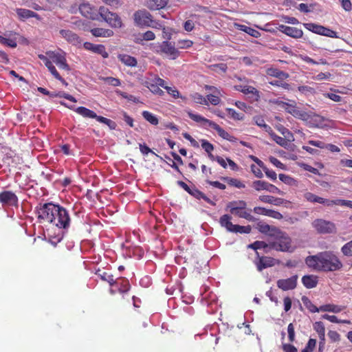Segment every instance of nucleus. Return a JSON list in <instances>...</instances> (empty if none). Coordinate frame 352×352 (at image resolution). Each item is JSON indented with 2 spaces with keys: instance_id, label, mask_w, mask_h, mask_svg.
<instances>
[{
  "instance_id": "nucleus-7",
  "label": "nucleus",
  "mask_w": 352,
  "mask_h": 352,
  "mask_svg": "<svg viewBox=\"0 0 352 352\" xmlns=\"http://www.w3.org/2000/svg\"><path fill=\"white\" fill-rule=\"evenodd\" d=\"M99 14L112 28H122V21L117 13L110 12L108 8L101 6L99 8Z\"/></svg>"
},
{
  "instance_id": "nucleus-1",
  "label": "nucleus",
  "mask_w": 352,
  "mask_h": 352,
  "mask_svg": "<svg viewBox=\"0 0 352 352\" xmlns=\"http://www.w3.org/2000/svg\"><path fill=\"white\" fill-rule=\"evenodd\" d=\"M38 221L49 223L58 228L69 227L71 217L69 211L63 206L52 202L39 204L36 208Z\"/></svg>"
},
{
  "instance_id": "nucleus-43",
  "label": "nucleus",
  "mask_w": 352,
  "mask_h": 352,
  "mask_svg": "<svg viewBox=\"0 0 352 352\" xmlns=\"http://www.w3.org/2000/svg\"><path fill=\"white\" fill-rule=\"evenodd\" d=\"M249 248H252L253 250H257L266 249V248L270 249V245H269V244L266 243L264 241H256L254 242L253 243L249 245Z\"/></svg>"
},
{
  "instance_id": "nucleus-24",
  "label": "nucleus",
  "mask_w": 352,
  "mask_h": 352,
  "mask_svg": "<svg viewBox=\"0 0 352 352\" xmlns=\"http://www.w3.org/2000/svg\"><path fill=\"white\" fill-rule=\"evenodd\" d=\"M113 287H117L120 293H126L131 288L129 280L124 277L115 278Z\"/></svg>"
},
{
  "instance_id": "nucleus-58",
  "label": "nucleus",
  "mask_w": 352,
  "mask_h": 352,
  "mask_svg": "<svg viewBox=\"0 0 352 352\" xmlns=\"http://www.w3.org/2000/svg\"><path fill=\"white\" fill-rule=\"evenodd\" d=\"M270 84L273 86L280 87L283 88L284 89L288 90L290 89V85L289 83L283 82L281 80H272V81L270 82Z\"/></svg>"
},
{
  "instance_id": "nucleus-59",
  "label": "nucleus",
  "mask_w": 352,
  "mask_h": 352,
  "mask_svg": "<svg viewBox=\"0 0 352 352\" xmlns=\"http://www.w3.org/2000/svg\"><path fill=\"white\" fill-rule=\"evenodd\" d=\"M52 63V60L51 59H49L44 64L47 67L48 70L50 72L52 76H58V72H57L56 67L54 66Z\"/></svg>"
},
{
  "instance_id": "nucleus-16",
  "label": "nucleus",
  "mask_w": 352,
  "mask_h": 352,
  "mask_svg": "<svg viewBox=\"0 0 352 352\" xmlns=\"http://www.w3.org/2000/svg\"><path fill=\"white\" fill-rule=\"evenodd\" d=\"M61 104L67 107L65 102H61ZM67 107L70 109L74 110L78 114L80 115L83 118H94L97 121H98V118L100 116H98L94 111L89 109L85 107H78L74 109V106H67Z\"/></svg>"
},
{
  "instance_id": "nucleus-32",
  "label": "nucleus",
  "mask_w": 352,
  "mask_h": 352,
  "mask_svg": "<svg viewBox=\"0 0 352 352\" xmlns=\"http://www.w3.org/2000/svg\"><path fill=\"white\" fill-rule=\"evenodd\" d=\"M258 199L263 203L270 204L275 206H280L285 201V200L282 198L274 197L270 195H261L259 196Z\"/></svg>"
},
{
  "instance_id": "nucleus-39",
  "label": "nucleus",
  "mask_w": 352,
  "mask_h": 352,
  "mask_svg": "<svg viewBox=\"0 0 352 352\" xmlns=\"http://www.w3.org/2000/svg\"><path fill=\"white\" fill-rule=\"evenodd\" d=\"M190 97L192 100L197 104L208 105V102L206 98L204 97L199 93H194L190 95Z\"/></svg>"
},
{
  "instance_id": "nucleus-60",
  "label": "nucleus",
  "mask_w": 352,
  "mask_h": 352,
  "mask_svg": "<svg viewBox=\"0 0 352 352\" xmlns=\"http://www.w3.org/2000/svg\"><path fill=\"white\" fill-rule=\"evenodd\" d=\"M327 336L332 342H336L340 340V335L336 331L330 330Z\"/></svg>"
},
{
  "instance_id": "nucleus-28",
  "label": "nucleus",
  "mask_w": 352,
  "mask_h": 352,
  "mask_svg": "<svg viewBox=\"0 0 352 352\" xmlns=\"http://www.w3.org/2000/svg\"><path fill=\"white\" fill-rule=\"evenodd\" d=\"M96 274L102 280L107 282L110 286L113 287L114 283V276L111 273L102 270L98 269L96 271Z\"/></svg>"
},
{
  "instance_id": "nucleus-42",
  "label": "nucleus",
  "mask_w": 352,
  "mask_h": 352,
  "mask_svg": "<svg viewBox=\"0 0 352 352\" xmlns=\"http://www.w3.org/2000/svg\"><path fill=\"white\" fill-rule=\"evenodd\" d=\"M223 96L222 93L221 92V95H217L214 94H208L206 96V99L210 104L212 105H217L220 103L221 99L220 97Z\"/></svg>"
},
{
  "instance_id": "nucleus-12",
  "label": "nucleus",
  "mask_w": 352,
  "mask_h": 352,
  "mask_svg": "<svg viewBox=\"0 0 352 352\" xmlns=\"http://www.w3.org/2000/svg\"><path fill=\"white\" fill-rule=\"evenodd\" d=\"M252 187L257 191L265 190L270 192L278 193L283 195L284 192L278 188L276 186L271 184L265 181L256 180L252 182Z\"/></svg>"
},
{
  "instance_id": "nucleus-36",
  "label": "nucleus",
  "mask_w": 352,
  "mask_h": 352,
  "mask_svg": "<svg viewBox=\"0 0 352 352\" xmlns=\"http://www.w3.org/2000/svg\"><path fill=\"white\" fill-rule=\"evenodd\" d=\"M344 309V306L336 305L333 304L324 305L320 307L321 311H329L333 313H339Z\"/></svg>"
},
{
  "instance_id": "nucleus-5",
  "label": "nucleus",
  "mask_w": 352,
  "mask_h": 352,
  "mask_svg": "<svg viewBox=\"0 0 352 352\" xmlns=\"http://www.w3.org/2000/svg\"><path fill=\"white\" fill-rule=\"evenodd\" d=\"M274 104L296 118L305 121L309 118V115L297 107L296 102L294 100H292L291 102H286L277 99L274 100Z\"/></svg>"
},
{
  "instance_id": "nucleus-4",
  "label": "nucleus",
  "mask_w": 352,
  "mask_h": 352,
  "mask_svg": "<svg viewBox=\"0 0 352 352\" xmlns=\"http://www.w3.org/2000/svg\"><path fill=\"white\" fill-rule=\"evenodd\" d=\"M226 210H229L232 214L248 221H256V218L250 213L252 210L247 208V203L243 200L230 201L227 204Z\"/></svg>"
},
{
  "instance_id": "nucleus-3",
  "label": "nucleus",
  "mask_w": 352,
  "mask_h": 352,
  "mask_svg": "<svg viewBox=\"0 0 352 352\" xmlns=\"http://www.w3.org/2000/svg\"><path fill=\"white\" fill-rule=\"evenodd\" d=\"M150 49L154 53L161 56H165L170 60H175L180 55V52L175 47V43L168 41L152 43L150 46Z\"/></svg>"
},
{
  "instance_id": "nucleus-2",
  "label": "nucleus",
  "mask_w": 352,
  "mask_h": 352,
  "mask_svg": "<svg viewBox=\"0 0 352 352\" xmlns=\"http://www.w3.org/2000/svg\"><path fill=\"white\" fill-rule=\"evenodd\" d=\"M306 265L315 271L334 272L342 269L343 265L340 258L331 251H324L305 258Z\"/></svg>"
},
{
  "instance_id": "nucleus-18",
  "label": "nucleus",
  "mask_w": 352,
  "mask_h": 352,
  "mask_svg": "<svg viewBox=\"0 0 352 352\" xmlns=\"http://www.w3.org/2000/svg\"><path fill=\"white\" fill-rule=\"evenodd\" d=\"M234 89L242 92L245 95H251L254 101L260 99L259 91L254 87L250 85H235Z\"/></svg>"
},
{
  "instance_id": "nucleus-23",
  "label": "nucleus",
  "mask_w": 352,
  "mask_h": 352,
  "mask_svg": "<svg viewBox=\"0 0 352 352\" xmlns=\"http://www.w3.org/2000/svg\"><path fill=\"white\" fill-rule=\"evenodd\" d=\"M210 126L214 129L217 132L218 135L223 139L226 140L230 142H234L236 141V138L235 137L231 135L214 122L212 121V122H210Z\"/></svg>"
},
{
  "instance_id": "nucleus-50",
  "label": "nucleus",
  "mask_w": 352,
  "mask_h": 352,
  "mask_svg": "<svg viewBox=\"0 0 352 352\" xmlns=\"http://www.w3.org/2000/svg\"><path fill=\"white\" fill-rule=\"evenodd\" d=\"M98 122L107 125L111 129H115L117 126L114 121L102 116H99Z\"/></svg>"
},
{
  "instance_id": "nucleus-6",
  "label": "nucleus",
  "mask_w": 352,
  "mask_h": 352,
  "mask_svg": "<svg viewBox=\"0 0 352 352\" xmlns=\"http://www.w3.org/2000/svg\"><path fill=\"white\" fill-rule=\"evenodd\" d=\"M273 237L276 239V241L269 243L270 249L280 252L289 251L292 239L287 233L279 229V232H276Z\"/></svg>"
},
{
  "instance_id": "nucleus-55",
  "label": "nucleus",
  "mask_w": 352,
  "mask_h": 352,
  "mask_svg": "<svg viewBox=\"0 0 352 352\" xmlns=\"http://www.w3.org/2000/svg\"><path fill=\"white\" fill-rule=\"evenodd\" d=\"M201 147L208 153L212 152L214 146L206 140H201Z\"/></svg>"
},
{
  "instance_id": "nucleus-22",
  "label": "nucleus",
  "mask_w": 352,
  "mask_h": 352,
  "mask_svg": "<svg viewBox=\"0 0 352 352\" xmlns=\"http://www.w3.org/2000/svg\"><path fill=\"white\" fill-rule=\"evenodd\" d=\"M257 230L262 234H268L274 236L276 232H279V228L276 226H270L266 223L259 221L256 224Z\"/></svg>"
},
{
  "instance_id": "nucleus-9",
  "label": "nucleus",
  "mask_w": 352,
  "mask_h": 352,
  "mask_svg": "<svg viewBox=\"0 0 352 352\" xmlns=\"http://www.w3.org/2000/svg\"><path fill=\"white\" fill-rule=\"evenodd\" d=\"M79 12L85 18L91 20H99V9L97 10L89 3H83L79 6Z\"/></svg>"
},
{
  "instance_id": "nucleus-48",
  "label": "nucleus",
  "mask_w": 352,
  "mask_h": 352,
  "mask_svg": "<svg viewBox=\"0 0 352 352\" xmlns=\"http://www.w3.org/2000/svg\"><path fill=\"white\" fill-rule=\"evenodd\" d=\"M330 38H338V33L331 29L322 26L320 34Z\"/></svg>"
},
{
  "instance_id": "nucleus-25",
  "label": "nucleus",
  "mask_w": 352,
  "mask_h": 352,
  "mask_svg": "<svg viewBox=\"0 0 352 352\" xmlns=\"http://www.w3.org/2000/svg\"><path fill=\"white\" fill-rule=\"evenodd\" d=\"M168 0H146L145 6L151 10H159L165 8Z\"/></svg>"
},
{
  "instance_id": "nucleus-63",
  "label": "nucleus",
  "mask_w": 352,
  "mask_h": 352,
  "mask_svg": "<svg viewBox=\"0 0 352 352\" xmlns=\"http://www.w3.org/2000/svg\"><path fill=\"white\" fill-rule=\"evenodd\" d=\"M228 184L238 188H243L245 186L241 181L235 178L230 179L228 182Z\"/></svg>"
},
{
  "instance_id": "nucleus-35",
  "label": "nucleus",
  "mask_w": 352,
  "mask_h": 352,
  "mask_svg": "<svg viewBox=\"0 0 352 352\" xmlns=\"http://www.w3.org/2000/svg\"><path fill=\"white\" fill-rule=\"evenodd\" d=\"M303 196L304 198L309 202L319 203L325 205L326 199L319 197L312 192H306Z\"/></svg>"
},
{
  "instance_id": "nucleus-44",
  "label": "nucleus",
  "mask_w": 352,
  "mask_h": 352,
  "mask_svg": "<svg viewBox=\"0 0 352 352\" xmlns=\"http://www.w3.org/2000/svg\"><path fill=\"white\" fill-rule=\"evenodd\" d=\"M226 111L228 112V115L232 118V119L235 120H243L244 115L243 113H239L236 112L234 109L232 108H227Z\"/></svg>"
},
{
  "instance_id": "nucleus-26",
  "label": "nucleus",
  "mask_w": 352,
  "mask_h": 352,
  "mask_svg": "<svg viewBox=\"0 0 352 352\" xmlns=\"http://www.w3.org/2000/svg\"><path fill=\"white\" fill-rule=\"evenodd\" d=\"M15 11L21 20H24L29 18H36V19H41L40 16L37 13L30 10L24 8H16Z\"/></svg>"
},
{
  "instance_id": "nucleus-31",
  "label": "nucleus",
  "mask_w": 352,
  "mask_h": 352,
  "mask_svg": "<svg viewBox=\"0 0 352 352\" xmlns=\"http://www.w3.org/2000/svg\"><path fill=\"white\" fill-rule=\"evenodd\" d=\"M118 58L122 63H123L126 66L131 67L137 66V59L135 57L128 55L126 54H119L118 56Z\"/></svg>"
},
{
  "instance_id": "nucleus-38",
  "label": "nucleus",
  "mask_w": 352,
  "mask_h": 352,
  "mask_svg": "<svg viewBox=\"0 0 352 352\" xmlns=\"http://www.w3.org/2000/svg\"><path fill=\"white\" fill-rule=\"evenodd\" d=\"M143 118L153 125H157L159 123L158 118L152 113L148 111H144L142 113Z\"/></svg>"
},
{
  "instance_id": "nucleus-51",
  "label": "nucleus",
  "mask_w": 352,
  "mask_h": 352,
  "mask_svg": "<svg viewBox=\"0 0 352 352\" xmlns=\"http://www.w3.org/2000/svg\"><path fill=\"white\" fill-rule=\"evenodd\" d=\"M345 204H346L345 199H336L334 200H330V199H326V200H325V206H332L333 205L345 206Z\"/></svg>"
},
{
  "instance_id": "nucleus-37",
  "label": "nucleus",
  "mask_w": 352,
  "mask_h": 352,
  "mask_svg": "<svg viewBox=\"0 0 352 352\" xmlns=\"http://www.w3.org/2000/svg\"><path fill=\"white\" fill-rule=\"evenodd\" d=\"M268 133L270 135V136L272 137L273 140H274L276 142V143H277L278 145H280L284 148H287L288 146L289 141L287 139H285V138H282V137L276 135L273 131L272 129V131L269 132Z\"/></svg>"
},
{
  "instance_id": "nucleus-64",
  "label": "nucleus",
  "mask_w": 352,
  "mask_h": 352,
  "mask_svg": "<svg viewBox=\"0 0 352 352\" xmlns=\"http://www.w3.org/2000/svg\"><path fill=\"white\" fill-rule=\"evenodd\" d=\"M265 172L266 176L272 180H276L277 175L273 170H270L265 166L262 168Z\"/></svg>"
},
{
  "instance_id": "nucleus-19",
  "label": "nucleus",
  "mask_w": 352,
  "mask_h": 352,
  "mask_svg": "<svg viewBox=\"0 0 352 352\" xmlns=\"http://www.w3.org/2000/svg\"><path fill=\"white\" fill-rule=\"evenodd\" d=\"M253 212L257 214L264 215L267 217H270L271 218L275 219H282L283 216L281 213L278 211L267 209L263 207L256 206L253 209Z\"/></svg>"
},
{
  "instance_id": "nucleus-30",
  "label": "nucleus",
  "mask_w": 352,
  "mask_h": 352,
  "mask_svg": "<svg viewBox=\"0 0 352 352\" xmlns=\"http://www.w3.org/2000/svg\"><path fill=\"white\" fill-rule=\"evenodd\" d=\"M266 74L268 76L275 77L280 80H285L289 77V74L288 73L273 67L267 68L266 70Z\"/></svg>"
},
{
  "instance_id": "nucleus-46",
  "label": "nucleus",
  "mask_w": 352,
  "mask_h": 352,
  "mask_svg": "<svg viewBox=\"0 0 352 352\" xmlns=\"http://www.w3.org/2000/svg\"><path fill=\"white\" fill-rule=\"evenodd\" d=\"M239 26L240 27L241 30L246 32L249 35L254 36L255 38H257L258 36V35L260 34L257 30H256L252 28H250V27H248V26L243 25H240Z\"/></svg>"
},
{
  "instance_id": "nucleus-45",
  "label": "nucleus",
  "mask_w": 352,
  "mask_h": 352,
  "mask_svg": "<svg viewBox=\"0 0 352 352\" xmlns=\"http://www.w3.org/2000/svg\"><path fill=\"white\" fill-rule=\"evenodd\" d=\"M341 252L346 256H352V240L342 247Z\"/></svg>"
},
{
  "instance_id": "nucleus-33",
  "label": "nucleus",
  "mask_w": 352,
  "mask_h": 352,
  "mask_svg": "<svg viewBox=\"0 0 352 352\" xmlns=\"http://www.w3.org/2000/svg\"><path fill=\"white\" fill-rule=\"evenodd\" d=\"M90 32L96 37H111L114 34L113 30L102 28H93Z\"/></svg>"
},
{
  "instance_id": "nucleus-29",
  "label": "nucleus",
  "mask_w": 352,
  "mask_h": 352,
  "mask_svg": "<svg viewBox=\"0 0 352 352\" xmlns=\"http://www.w3.org/2000/svg\"><path fill=\"white\" fill-rule=\"evenodd\" d=\"M232 217L229 214H223L219 219V223L221 227L225 228L228 231L234 232L236 225L231 222Z\"/></svg>"
},
{
  "instance_id": "nucleus-15",
  "label": "nucleus",
  "mask_w": 352,
  "mask_h": 352,
  "mask_svg": "<svg viewBox=\"0 0 352 352\" xmlns=\"http://www.w3.org/2000/svg\"><path fill=\"white\" fill-rule=\"evenodd\" d=\"M83 46L87 50L100 54L104 58L109 57V53L106 51L104 45L102 44H94L90 42H85Z\"/></svg>"
},
{
  "instance_id": "nucleus-34",
  "label": "nucleus",
  "mask_w": 352,
  "mask_h": 352,
  "mask_svg": "<svg viewBox=\"0 0 352 352\" xmlns=\"http://www.w3.org/2000/svg\"><path fill=\"white\" fill-rule=\"evenodd\" d=\"M189 194L197 199H203L204 201H206L207 203L212 206L216 205L215 202L212 201L210 198H208L206 195H205L202 192H201L195 186L191 188Z\"/></svg>"
},
{
  "instance_id": "nucleus-41",
  "label": "nucleus",
  "mask_w": 352,
  "mask_h": 352,
  "mask_svg": "<svg viewBox=\"0 0 352 352\" xmlns=\"http://www.w3.org/2000/svg\"><path fill=\"white\" fill-rule=\"evenodd\" d=\"M188 115L189 116V118L190 119H192V120L197 122H204V123H206L208 124V126H210V122H212V120H210L208 119H206L204 117H202L200 115H198V114H195L192 112H188Z\"/></svg>"
},
{
  "instance_id": "nucleus-52",
  "label": "nucleus",
  "mask_w": 352,
  "mask_h": 352,
  "mask_svg": "<svg viewBox=\"0 0 352 352\" xmlns=\"http://www.w3.org/2000/svg\"><path fill=\"white\" fill-rule=\"evenodd\" d=\"M234 233H245L249 234L250 233L252 228L250 226H239L236 225L234 227Z\"/></svg>"
},
{
  "instance_id": "nucleus-11",
  "label": "nucleus",
  "mask_w": 352,
  "mask_h": 352,
  "mask_svg": "<svg viewBox=\"0 0 352 352\" xmlns=\"http://www.w3.org/2000/svg\"><path fill=\"white\" fill-rule=\"evenodd\" d=\"M46 54L52 62L54 63L60 69L66 71L70 70L69 66L67 63V60L64 54L52 51H49Z\"/></svg>"
},
{
  "instance_id": "nucleus-13",
  "label": "nucleus",
  "mask_w": 352,
  "mask_h": 352,
  "mask_svg": "<svg viewBox=\"0 0 352 352\" xmlns=\"http://www.w3.org/2000/svg\"><path fill=\"white\" fill-rule=\"evenodd\" d=\"M0 203L2 206H16L18 205V197L13 192L5 190L0 192Z\"/></svg>"
},
{
  "instance_id": "nucleus-56",
  "label": "nucleus",
  "mask_w": 352,
  "mask_h": 352,
  "mask_svg": "<svg viewBox=\"0 0 352 352\" xmlns=\"http://www.w3.org/2000/svg\"><path fill=\"white\" fill-rule=\"evenodd\" d=\"M298 90L303 94H313L315 93V89L307 85H302L298 87Z\"/></svg>"
},
{
  "instance_id": "nucleus-57",
  "label": "nucleus",
  "mask_w": 352,
  "mask_h": 352,
  "mask_svg": "<svg viewBox=\"0 0 352 352\" xmlns=\"http://www.w3.org/2000/svg\"><path fill=\"white\" fill-rule=\"evenodd\" d=\"M314 328L318 335L325 333V328L322 322H316L314 325Z\"/></svg>"
},
{
  "instance_id": "nucleus-54",
  "label": "nucleus",
  "mask_w": 352,
  "mask_h": 352,
  "mask_svg": "<svg viewBox=\"0 0 352 352\" xmlns=\"http://www.w3.org/2000/svg\"><path fill=\"white\" fill-rule=\"evenodd\" d=\"M255 122L258 126L263 128L266 132L269 133L272 131V129L271 126L265 124V120L262 118H257Z\"/></svg>"
},
{
  "instance_id": "nucleus-61",
  "label": "nucleus",
  "mask_w": 352,
  "mask_h": 352,
  "mask_svg": "<svg viewBox=\"0 0 352 352\" xmlns=\"http://www.w3.org/2000/svg\"><path fill=\"white\" fill-rule=\"evenodd\" d=\"M165 89L168 92V94L171 95L174 98H182L180 96L179 91L174 87H165Z\"/></svg>"
},
{
  "instance_id": "nucleus-8",
  "label": "nucleus",
  "mask_w": 352,
  "mask_h": 352,
  "mask_svg": "<svg viewBox=\"0 0 352 352\" xmlns=\"http://www.w3.org/2000/svg\"><path fill=\"white\" fill-rule=\"evenodd\" d=\"M313 227L321 234L333 233L336 230V225L329 221L317 219L312 222Z\"/></svg>"
},
{
  "instance_id": "nucleus-10",
  "label": "nucleus",
  "mask_w": 352,
  "mask_h": 352,
  "mask_svg": "<svg viewBox=\"0 0 352 352\" xmlns=\"http://www.w3.org/2000/svg\"><path fill=\"white\" fill-rule=\"evenodd\" d=\"M134 21L140 26L148 27L152 25L153 16L146 10H138L134 13Z\"/></svg>"
},
{
  "instance_id": "nucleus-21",
  "label": "nucleus",
  "mask_w": 352,
  "mask_h": 352,
  "mask_svg": "<svg viewBox=\"0 0 352 352\" xmlns=\"http://www.w3.org/2000/svg\"><path fill=\"white\" fill-rule=\"evenodd\" d=\"M60 34L63 37L68 43L77 45L81 43L80 38L74 32L69 30H60Z\"/></svg>"
},
{
  "instance_id": "nucleus-53",
  "label": "nucleus",
  "mask_w": 352,
  "mask_h": 352,
  "mask_svg": "<svg viewBox=\"0 0 352 352\" xmlns=\"http://www.w3.org/2000/svg\"><path fill=\"white\" fill-rule=\"evenodd\" d=\"M302 300L311 312H318L320 311V307L318 308L316 305L312 304L307 297H302Z\"/></svg>"
},
{
  "instance_id": "nucleus-40",
  "label": "nucleus",
  "mask_w": 352,
  "mask_h": 352,
  "mask_svg": "<svg viewBox=\"0 0 352 352\" xmlns=\"http://www.w3.org/2000/svg\"><path fill=\"white\" fill-rule=\"evenodd\" d=\"M304 27L308 30L318 34H320L322 26L314 23H303Z\"/></svg>"
},
{
  "instance_id": "nucleus-27",
  "label": "nucleus",
  "mask_w": 352,
  "mask_h": 352,
  "mask_svg": "<svg viewBox=\"0 0 352 352\" xmlns=\"http://www.w3.org/2000/svg\"><path fill=\"white\" fill-rule=\"evenodd\" d=\"M303 285L307 289H312L317 286L318 277L316 275H305L302 278Z\"/></svg>"
},
{
  "instance_id": "nucleus-47",
  "label": "nucleus",
  "mask_w": 352,
  "mask_h": 352,
  "mask_svg": "<svg viewBox=\"0 0 352 352\" xmlns=\"http://www.w3.org/2000/svg\"><path fill=\"white\" fill-rule=\"evenodd\" d=\"M302 60L308 64H311V65H319V64H321V65H327V62L325 59H323V58H320L318 61H316L315 60H314L313 58H310L309 56H305L302 58Z\"/></svg>"
},
{
  "instance_id": "nucleus-14",
  "label": "nucleus",
  "mask_w": 352,
  "mask_h": 352,
  "mask_svg": "<svg viewBox=\"0 0 352 352\" xmlns=\"http://www.w3.org/2000/svg\"><path fill=\"white\" fill-rule=\"evenodd\" d=\"M298 278L297 275H294L286 279H279L276 282L277 287L283 291L294 289L297 286Z\"/></svg>"
},
{
  "instance_id": "nucleus-20",
  "label": "nucleus",
  "mask_w": 352,
  "mask_h": 352,
  "mask_svg": "<svg viewBox=\"0 0 352 352\" xmlns=\"http://www.w3.org/2000/svg\"><path fill=\"white\" fill-rule=\"evenodd\" d=\"M256 254L258 256V261H255V265L259 272L275 265L274 258L269 256H259L258 252H256Z\"/></svg>"
},
{
  "instance_id": "nucleus-49",
  "label": "nucleus",
  "mask_w": 352,
  "mask_h": 352,
  "mask_svg": "<svg viewBox=\"0 0 352 352\" xmlns=\"http://www.w3.org/2000/svg\"><path fill=\"white\" fill-rule=\"evenodd\" d=\"M177 49H188L191 47L193 45V42L190 40L188 39H184V40H179L177 41Z\"/></svg>"
},
{
  "instance_id": "nucleus-62",
  "label": "nucleus",
  "mask_w": 352,
  "mask_h": 352,
  "mask_svg": "<svg viewBox=\"0 0 352 352\" xmlns=\"http://www.w3.org/2000/svg\"><path fill=\"white\" fill-rule=\"evenodd\" d=\"M104 82L107 84L111 85L114 87H118L121 85V82L118 78L113 77H107L104 79Z\"/></svg>"
},
{
  "instance_id": "nucleus-17",
  "label": "nucleus",
  "mask_w": 352,
  "mask_h": 352,
  "mask_svg": "<svg viewBox=\"0 0 352 352\" xmlns=\"http://www.w3.org/2000/svg\"><path fill=\"white\" fill-rule=\"evenodd\" d=\"M278 30L286 35L294 38H300L303 35L302 30L295 27L279 25Z\"/></svg>"
}]
</instances>
